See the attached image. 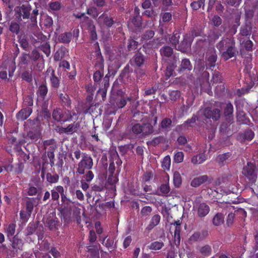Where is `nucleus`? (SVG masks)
I'll return each mask as SVG.
<instances>
[{"label": "nucleus", "instance_id": "1", "mask_svg": "<svg viewBox=\"0 0 258 258\" xmlns=\"http://www.w3.org/2000/svg\"><path fill=\"white\" fill-rule=\"evenodd\" d=\"M235 40L232 37H223L216 44L223 58L227 60L234 56L237 52L235 46Z\"/></svg>", "mask_w": 258, "mask_h": 258}, {"label": "nucleus", "instance_id": "2", "mask_svg": "<svg viewBox=\"0 0 258 258\" xmlns=\"http://www.w3.org/2000/svg\"><path fill=\"white\" fill-rule=\"evenodd\" d=\"M128 129L131 134L140 137H145L153 132V126L148 123L141 124L138 122H132L128 127Z\"/></svg>", "mask_w": 258, "mask_h": 258}, {"label": "nucleus", "instance_id": "3", "mask_svg": "<svg viewBox=\"0 0 258 258\" xmlns=\"http://www.w3.org/2000/svg\"><path fill=\"white\" fill-rule=\"evenodd\" d=\"M93 160L91 156L84 153L81 160L78 164L77 173L80 175L84 174L85 170H90L93 168Z\"/></svg>", "mask_w": 258, "mask_h": 258}, {"label": "nucleus", "instance_id": "4", "mask_svg": "<svg viewBox=\"0 0 258 258\" xmlns=\"http://www.w3.org/2000/svg\"><path fill=\"white\" fill-rule=\"evenodd\" d=\"M52 116L57 122H64L72 119V114L69 110L67 112L64 111L59 108L53 111Z\"/></svg>", "mask_w": 258, "mask_h": 258}, {"label": "nucleus", "instance_id": "5", "mask_svg": "<svg viewBox=\"0 0 258 258\" xmlns=\"http://www.w3.org/2000/svg\"><path fill=\"white\" fill-rule=\"evenodd\" d=\"M31 8L29 5H23L21 7L15 8V16L19 21H21L22 18L29 19L30 16Z\"/></svg>", "mask_w": 258, "mask_h": 258}, {"label": "nucleus", "instance_id": "6", "mask_svg": "<svg viewBox=\"0 0 258 258\" xmlns=\"http://www.w3.org/2000/svg\"><path fill=\"white\" fill-rule=\"evenodd\" d=\"M258 169L256 170L255 166L250 162H248L246 166L243 168V174L246 176L252 182L256 181L257 178Z\"/></svg>", "mask_w": 258, "mask_h": 258}, {"label": "nucleus", "instance_id": "7", "mask_svg": "<svg viewBox=\"0 0 258 258\" xmlns=\"http://www.w3.org/2000/svg\"><path fill=\"white\" fill-rule=\"evenodd\" d=\"M213 180V177L207 175H203L194 178L190 182V185L194 187H197L204 183L206 185H209L212 182Z\"/></svg>", "mask_w": 258, "mask_h": 258}, {"label": "nucleus", "instance_id": "8", "mask_svg": "<svg viewBox=\"0 0 258 258\" xmlns=\"http://www.w3.org/2000/svg\"><path fill=\"white\" fill-rule=\"evenodd\" d=\"M202 114L206 118H212L216 121L221 116V111L218 108L207 107L203 110Z\"/></svg>", "mask_w": 258, "mask_h": 258}, {"label": "nucleus", "instance_id": "9", "mask_svg": "<svg viewBox=\"0 0 258 258\" xmlns=\"http://www.w3.org/2000/svg\"><path fill=\"white\" fill-rule=\"evenodd\" d=\"M146 60L147 57L138 51L130 59L129 63L132 66L141 68L145 64Z\"/></svg>", "mask_w": 258, "mask_h": 258}, {"label": "nucleus", "instance_id": "10", "mask_svg": "<svg viewBox=\"0 0 258 258\" xmlns=\"http://www.w3.org/2000/svg\"><path fill=\"white\" fill-rule=\"evenodd\" d=\"M50 230H55L58 228L59 221L55 213L49 214L44 223Z\"/></svg>", "mask_w": 258, "mask_h": 258}, {"label": "nucleus", "instance_id": "11", "mask_svg": "<svg viewBox=\"0 0 258 258\" xmlns=\"http://www.w3.org/2000/svg\"><path fill=\"white\" fill-rule=\"evenodd\" d=\"M191 43V39L190 36L188 35H185L184 36L183 40L178 46L177 50L183 53H187L190 50Z\"/></svg>", "mask_w": 258, "mask_h": 258}, {"label": "nucleus", "instance_id": "12", "mask_svg": "<svg viewBox=\"0 0 258 258\" xmlns=\"http://www.w3.org/2000/svg\"><path fill=\"white\" fill-rule=\"evenodd\" d=\"M160 53L163 59L166 60H173V56H176L173 54V48L167 45H164L161 47Z\"/></svg>", "mask_w": 258, "mask_h": 258}, {"label": "nucleus", "instance_id": "13", "mask_svg": "<svg viewBox=\"0 0 258 258\" xmlns=\"http://www.w3.org/2000/svg\"><path fill=\"white\" fill-rule=\"evenodd\" d=\"M195 208L198 217L200 218L205 217L210 211L209 206L204 203L197 204Z\"/></svg>", "mask_w": 258, "mask_h": 258}, {"label": "nucleus", "instance_id": "14", "mask_svg": "<svg viewBox=\"0 0 258 258\" xmlns=\"http://www.w3.org/2000/svg\"><path fill=\"white\" fill-rule=\"evenodd\" d=\"M178 58L176 56H173V60H170L169 64L166 67L165 76L167 78H169L174 75V69L176 68V62Z\"/></svg>", "mask_w": 258, "mask_h": 258}, {"label": "nucleus", "instance_id": "15", "mask_svg": "<svg viewBox=\"0 0 258 258\" xmlns=\"http://www.w3.org/2000/svg\"><path fill=\"white\" fill-rule=\"evenodd\" d=\"M98 22L100 25H104L107 27H111L114 23L112 19L105 13L102 14L98 19Z\"/></svg>", "mask_w": 258, "mask_h": 258}, {"label": "nucleus", "instance_id": "16", "mask_svg": "<svg viewBox=\"0 0 258 258\" xmlns=\"http://www.w3.org/2000/svg\"><path fill=\"white\" fill-rule=\"evenodd\" d=\"M41 137V131L38 128H32L27 134L26 139H29L32 142L38 141Z\"/></svg>", "mask_w": 258, "mask_h": 258}, {"label": "nucleus", "instance_id": "17", "mask_svg": "<svg viewBox=\"0 0 258 258\" xmlns=\"http://www.w3.org/2000/svg\"><path fill=\"white\" fill-rule=\"evenodd\" d=\"M32 112V109L31 107H24L17 113L16 115L17 119L19 120L23 121L26 119Z\"/></svg>", "mask_w": 258, "mask_h": 258}, {"label": "nucleus", "instance_id": "18", "mask_svg": "<svg viewBox=\"0 0 258 258\" xmlns=\"http://www.w3.org/2000/svg\"><path fill=\"white\" fill-rule=\"evenodd\" d=\"M9 239L11 242V245L14 249H15L16 251L18 249L22 250L23 242L22 240L19 238L18 235H16L12 238Z\"/></svg>", "mask_w": 258, "mask_h": 258}, {"label": "nucleus", "instance_id": "19", "mask_svg": "<svg viewBox=\"0 0 258 258\" xmlns=\"http://www.w3.org/2000/svg\"><path fill=\"white\" fill-rule=\"evenodd\" d=\"M64 188L63 186L61 185H58L55 186L51 190V199L54 201H58L59 198V194H60V196L61 194L64 192Z\"/></svg>", "mask_w": 258, "mask_h": 258}, {"label": "nucleus", "instance_id": "20", "mask_svg": "<svg viewBox=\"0 0 258 258\" xmlns=\"http://www.w3.org/2000/svg\"><path fill=\"white\" fill-rule=\"evenodd\" d=\"M208 61L211 67L215 66V63L217 60V54L214 48H210L207 53Z\"/></svg>", "mask_w": 258, "mask_h": 258}, {"label": "nucleus", "instance_id": "21", "mask_svg": "<svg viewBox=\"0 0 258 258\" xmlns=\"http://www.w3.org/2000/svg\"><path fill=\"white\" fill-rule=\"evenodd\" d=\"M192 69V66L189 60L187 58H184L182 60L178 71L179 73H182L185 71H191Z\"/></svg>", "mask_w": 258, "mask_h": 258}, {"label": "nucleus", "instance_id": "22", "mask_svg": "<svg viewBox=\"0 0 258 258\" xmlns=\"http://www.w3.org/2000/svg\"><path fill=\"white\" fill-rule=\"evenodd\" d=\"M72 38V34L71 32H64L58 35V41L60 43L68 44L71 42Z\"/></svg>", "mask_w": 258, "mask_h": 258}, {"label": "nucleus", "instance_id": "23", "mask_svg": "<svg viewBox=\"0 0 258 258\" xmlns=\"http://www.w3.org/2000/svg\"><path fill=\"white\" fill-rule=\"evenodd\" d=\"M209 73L207 71H204L199 78V82L202 88L209 86Z\"/></svg>", "mask_w": 258, "mask_h": 258}, {"label": "nucleus", "instance_id": "24", "mask_svg": "<svg viewBox=\"0 0 258 258\" xmlns=\"http://www.w3.org/2000/svg\"><path fill=\"white\" fill-rule=\"evenodd\" d=\"M233 107L231 103H228L226 104L225 108L224 109V114L226 116V119H228V122H230L233 120Z\"/></svg>", "mask_w": 258, "mask_h": 258}, {"label": "nucleus", "instance_id": "25", "mask_svg": "<svg viewBox=\"0 0 258 258\" xmlns=\"http://www.w3.org/2000/svg\"><path fill=\"white\" fill-rule=\"evenodd\" d=\"M160 216L158 214H156L154 215L150 222V223L148 224V225L146 227V230L148 231L151 230L152 229L154 228L155 226H156L157 225L159 224L160 221Z\"/></svg>", "mask_w": 258, "mask_h": 258}, {"label": "nucleus", "instance_id": "26", "mask_svg": "<svg viewBox=\"0 0 258 258\" xmlns=\"http://www.w3.org/2000/svg\"><path fill=\"white\" fill-rule=\"evenodd\" d=\"M231 155V154L229 152L220 154L216 157V161L220 165L223 166L226 163V161L230 157Z\"/></svg>", "mask_w": 258, "mask_h": 258}, {"label": "nucleus", "instance_id": "27", "mask_svg": "<svg viewBox=\"0 0 258 258\" xmlns=\"http://www.w3.org/2000/svg\"><path fill=\"white\" fill-rule=\"evenodd\" d=\"M207 159V156L204 153H201L194 156L191 158V162L194 164H200L203 163Z\"/></svg>", "mask_w": 258, "mask_h": 258}, {"label": "nucleus", "instance_id": "28", "mask_svg": "<svg viewBox=\"0 0 258 258\" xmlns=\"http://www.w3.org/2000/svg\"><path fill=\"white\" fill-rule=\"evenodd\" d=\"M61 104L64 107H71V101L69 95L66 93H61L59 96Z\"/></svg>", "mask_w": 258, "mask_h": 258}, {"label": "nucleus", "instance_id": "29", "mask_svg": "<svg viewBox=\"0 0 258 258\" xmlns=\"http://www.w3.org/2000/svg\"><path fill=\"white\" fill-rule=\"evenodd\" d=\"M50 80L51 87L55 89H57L59 87L60 80L55 75L54 70L52 71Z\"/></svg>", "mask_w": 258, "mask_h": 258}, {"label": "nucleus", "instance_id": "30", "mask_svg": "<svg viewBox=\"0 0 258 258\" xmlns=\"http://www.w3.org/2000/svg\"><path fill=\"white\" fill-rule=\"evenodd\" d=\"M199 251L202 255L209 256L212 254V249L210 245L205 244L200 248Z\"/></svg>", "mask_w": 258, "mask_h": 258}, {"label": "nucleus", "instance_id": "31", "mask_svg": "<svg viewBox=\"0 0 258 258\" xmlns=\"http://www.w3.org/2000/svg\"><path fill=\"white\" fill-rule=\"evenodd\" d=\"M16 225L14 223H10L7 226L6 229L7 236L8 239H10L11 237L13 236L15 233Z\"/></svg>", "mask_w": 258, "mask_h": 258}, {"label": "nucleus", "instance_id": "32", "mask_svg": "<svg viewBox=\"0 0 258 258\" xmlns=\"http://www.w3.org/2000/svg\"><path fill=\"white\" fill-rule=\"evenodd\" d=\"M224 217L221 213H217L213 219V223L215 226H218L224 222Z\"/></svg>", "mask_w": 258, "mask_h": 258}, {"label": "nucleus", "instance_id": "33", "mask_svg": "<svg viewBox=\"0 0 258 258\" xmlns=\"http://www.w3.org/2000/svg\"><path fill=\"white\" fill-rule=\"evenodd\" d=\"M252 32V27L250 24L246 23L241 28L240 34L243 36L250 35Z\"/></svg>", "mask_w": 258, "mask_h": 258}, {"label": "nucleus", "instance_id": "34", "mask_svg": "<svg viewBox=\"0 0 258 258\" xmlns=\"http://www.w3.org/2000/svg\"><path fill=\"white\" fill-rule=\"evenodd\" d=\"M79 127V125L78 123H75L74 122L73 123L70 124L67 127H66V134L72 135L77 131Z\"/></svg>", "mask_w": 258, "mask_h": 258}, {"label": "nucleus", "instance_id": "35", "mask_svg": "<svg viewBox=\"0 0 258 258\" xmlns=\"http://www.w3.org/2000/svg\"><path fill=\"white\" fill-rule=\"evenodd\" d=\"M34 199H28L26 203V212L28 217H30L34 208Z\"/></svg>", "mask_w": 258, "mask_h": 258}, {"label": "nucleus", "instance_id": "36", "mask_svg": "<svg viewBox=\"0 0 258 258\" xmlns=\"http://www.w3.org/2000/svg\"><path fill=\"white\" fill-rule=\"evenodd\" d=\"M47 91L48 90L47 86L44 84H42L39 87L38 90L37 91V94L42 99H44L47 93Z\"/></svg>", "mask_w": 258, "mask_h": 258}, {"label": "nucleus", "instance_id": "37", "mask_svg": "<svg viewBox=\"0 0 258 258\" xmlns=\"http://www.w3.org/2000/svg\"><path fill=\"white\" fill-rule=\"evenodd\" d=\"M173 182L174 185L177 187H179L181 184V177L180 173L178 171L174 172L173 174Z\"/></svg>", "mask_w": 258, "mask_h": 258}, {"label": "nucleus", "instance_id": "38", "mask_svg": "<svg viewBox=\"0 0 258 258\" xmlns=\"http://www.w3.org/2000/svg\"><path fill=\"white\" fill-rule=\"evenodd\" d=\"M172 120L169 118H164L160 123V126L162 129L168 130L171 125Z\"/></svg>", "mask_w": 258, "mask_h": 258}, {"label": "nucleus", "instance_id": "39", "mask_svg": "<svg viewBox=\"0 0 258 258\" xmlns=\"http://www.w3.org/2000/svg\"><path fill=\"white\" fill-rule=\"evenodd\" d=\"M33 105V99L31 95L26 96L23 101V105L24 108L30 107Z\"/></svg>", "mask_w": 258, "mask_h": 258}, {"label": "nucleus", "instance_id": "40", "mask_svg": "<svg viewBox=\"0 0 258 258\" xmlns=\"http://www.w3.org/2000/svg\"><path fill=\"white\" fill-rule=\"evenodd\" d=\"M88 27L90 31V35L91 39L93 40L97 39V36L95 31V27L93 24L92 21H90V22L88 23Z\"/></svg>", "mask_w": 258, "mask_h": 258}, {"label": "nucleus", "instance_id": "41", "mask_svg": "<svg viewBox=\"0 0 258 258\" xmlns=\"http://www.w3.org/2000/svg\"><path fill=\"white\" fill-rule=\"evenodd\" d=\"M46 180L48 182L51 183H54L58 181L59 176L57 174H55L51 175L50 173H47L46 175Z\"/></svg>", "mask_w": 258, "mask_h": 258}, {"label": "nucleus", "instance_id": "42", "mask_svg": "<svg viewBox=\"0 0 258 258\" xmlns=\"http://www.w3.org/2000/svg\"><path fill=\"white\" fill-rule=\"evenodd\" d=\"M21 78L23 80L27 82H31L32 81V71H26L24 72L21 75Z\"/></svg>", "mask_w": 258, "mask_h": 258}, {"label": "nucleus", "instance_id": "43", "mask_svg": "<svg viewBox=\"0 0 258 258\" xmlns=\"http://www.w3.org/2000/svg\"><path fill=\"white\" fill-rule=\"evenodd\" d=\"M171 160L169 156H165L162 162V167L164 170H169L170 166Z\"/></svg>", "mask_w": 258, "mask_h": 258}, {"label": "nucleus", "instance_id": "44", "mask_svg": "<svg viewBox=\"0 0 258 258\" xmlns=\"http://www.w3.org/2000/svg\"><path fill=\"white\" fill-rule=\"evenodd\" d=\"M155 33L153 30H147L142 35L141 39L147 41L151 39L154 35Z\"/></svg>", "mask_w": 258, "mask_h": 258}, {"label": "nucleus", "instance_id": "45", "mask_svg": "<svg viewBox=\"0 0 258 258\" xmlns=\"http://www.w3.org/2000/svg\"><path fill=\"white\" fill-rule=\"evenodd\" d=\"M205 0H199L191 3L190 6L194 10H197L204 6Z\"/></svg>", "mask_w": 258, "mask_h": 258}, {"label": "nucleus", "instance_id": "46", "mask_svg": "<svg viewBox=\"0 0 258 258\" xmlns=\"http://www.w3.org/2000/svg\"><path fill=\"white\" fill-rule=\"evenodd\" d=\"M49 7L52 11H59L61 8V3L59 2H52L49 4Z\"/></svg>", "mask_w": 258, "mask_h": 258}, {"label": "nucleus", "instance_id": "47", "mask_svg": "<svg viewBox=\"0 0 258 258\" xmlns=\"http://www.w3.org/2000/svg\"><path fill=\"white\" fill-rule=\"evenodd\" d=\"M40 49L43 51L47 56H48L50 54V45L47 42H45L41 45L40 46Z\"/></svg>", "mask_w": 258, "mask_h": 258}, {"label": "nucleus", "instance_id": "48", "mask_svg": "<svg viewBox=\"0 0 258 258\" xmlns=\"http://www.w3.org/2000/svg\"><path fill=\"white\" fill-rule=\"evenodd\" d=\"M170 188L168 184H162L160 187V191L161 194H159V195L166 196L170 191Z\"/></svg>", "mask_w": 258, "mask_h": 258}, {"label": "nucleus", "instance_id": "49", "mask_svg": "<svg viewBox=\"0 0 258 258\" xmlns=\"http://www.w3.org/2000/svg\"><path fill=\"white\" fill-rule=\"evenodd\" d=\"M87 13L88 15L92 16L93 18H95L98 16L99 12L96 8L92 7L87 9Z\"/></svg>", "mask_w": 258, "mask_h": 258}, {"label": "nucleus", "instance_id": "50", "mask_svg": "<svg viewBox=\"0 0 258 258\" xmlns=\"http://www.w3.org/2000/svg\"><path fill=\"white\" fill-rule=\"evenodd\" d=\"M163 246L162 242L155 241L150 244L149 247L151 249L156 250L160 249Z\"/></svg>", "mask_w": 258, "mask_h": 258}, {"label": "nucleus", "instance_id": "51", "mask_svg": "<svg viewBox=\"0 0 258 258\" xmlns=\"http://www.w3.org/2000/svg\"><path fill=\"white\" fill-rule=\"evenodd\" d=\"M205 239V236H202L199 232H195L190 237V239L192 241H201Z\"/></svg>", "mask_w": 258, "mask_h": 258}, {"label": "nucleus", "instance_id": "52", "mask_svg": "<svg viewBox=\"0 0 258 258\" xmlns=\"http://www.w3.org/2000/svg\"><path fill=\"white\" fill-rule=\"evenodd\" d=\"M61 202L62 203V204L64 208H68L71 203V200L68 199L66 194H64V192L61 194Z\"/></svg>", "mask_w": 258, "mask_h": 258}, {"label": "nucleus", "instance_id": "53", "mask_svg": "<svg viewBox=\"0 0 258 258\" xmlns=\"http://www.w3.org/2000/svg\"><path fill=\"white\" fill-rule=\"evenodd\" d=\"M30 55L27 53H23L20 57V63L21 64H27L28 63Z\"/></svg>", "mask_w": 258, "mask_h": 258}, {"label": "nucleus", "instance_id": "54", "mask_svg": "<svg viewBox=\"0 0 258 258\" xmlns=\"http://www.w3.org/2000/svg\"><path fill=\"white\" fill-rule=\"evenodd\" d=\"M36 225L34 223H30L26 229V235H31L35 231Z\"/></svg>", "mask_w": 258, "mask_h": 258}, {"label": "nucleus", "instance_id": "55", "mask_svg": "<svg viewBox=\"0 0 258 258\" xmlns=\"http://www.w3.org/2000/svg\"><path fill=\"white\" fill-rule=\"evenodd\" d=\"M165 139L163 136H159L154 138L150 143V145L156 146L161 143L164 142Z\"/></svg>", "mask_w": 258, "mask_h": 258}, {"label": "nucleus", "instance_id": "56", "mask_svg": "<svg viewBox=\"0 0 258 258\" xmlns=\"http://www.w3.org/2000/svg\"><path fill=\"white\" fill-rule=\"evenodd\" d=\"M180 96V93L179 91L173 90L169 93L170 99L172 101H175Z\"/></svg>", "mask_w": 258, "mask_h": 258}, {"label": "nucleus", "instance_id": "57", "mask_svg": "<svg viewBox=\"0 0 258 258\" xmlns=\"http://www.w3.org/2000/svg\"><path fill=\"white\" fill-rule=\"evenodd\" d=\"M138 44V42L133 39L129 40L127 43L128 50L131 51L132 50L136 49L137 48Z\"/></svg>", "mask_w": 258, "mask_h": 258}, {"label": "nucleus", "instance_id": "58", "mask_svg": "<svg viewBox=\"0 0 258 258\" xmlns=\"http://www.w3.org/2000/svg\"><path fill=\"white\" fill-rule=\"evenodd\" d=\"M152 211V209L150 206H145L143 207L141 211V214L143 217L149 216L151 212Z\"/></svg>", "mask_w": 258, "mask_h": 258}, {"label": "nucleus", "instance_id": "59", "mask_svg": "<svg viewBox=\"0 0 258 258\" xmlns=\"http://www.w3.org/2000/svg\"><path fill=\"white\" fill-rule=\"evenodd\" d=\"M39 14V11L37 9V8H35V9H34L32 11V12L30 13V19L31 20V21L33 23H37V16H38Z\"/></svg>", "mask_w": 258, "mask_h": 258}, {"label": "nucleus", "instance_id": "60", "mask_svg": "<svg viewBox=\"0 0 258 258\" xmlns=\"http://www.w3.org/2000/svg\"><path fill=\"white\" fill-rule=\"evenodd\" d=\"M179 35L176 33L169 37L170 42L174 46H176L179 43Z\"/></svg>", "mask_w": 258, "mask_h": 258}, {"label": "nucleus", "instance_id": "61", "mask_svg": "<svg viewBox=\"0 0 258 258\" xmlns=\"http://www.w3.org/2000/svg\"><path fill=\"white\" fill-rule=\"evenodd\" d=\"M184 154L182 152H178L176 153L174 157V161L176 163H179L182 162L183 160Z\"/></svg>", "mask_w": 258, "mask_h": 258}, {"label": "nucleus", "instance_id": "62", "mask_svg": "<svg viewBox=\"0 0 258 258\" xmlns=\"http://www.w3.org/2000/svg\"><path fill=\"white\" fill-rule=\"evenodd\" d=\"M19 25L16 22H12L10 26V30L13 32L18 34L19 32Z\"/></svg>", "mask_w": 258, "mask_h": 258}, {"label": "nucleus", "instance_id": "63", "mask_svg": "<svg viewBox=\"0 0 258 258\" xmlns=\"http://www.w3.org/2000/svg\"><path fill=\"white\" fill-rule=\"evenodd\" d=\"M96 69L97 71H101L104 68V64H103V60L102 57L98 58L97 61H96L95 65Z\"/></svg>", "mask_w": 258, "mask_h": 258}, {"label": "nucleus", "instance_id": "64", "mask_svg": "<svg viewBox=\"0 0 258 258\" xmlns=\"http://www.w3.org/2000/svg\"><path fill=\"white\" fill-rule=\"evenodd\" d=\"M133 24L136 27H139L141 26V17L139 15L134 16L132 21Z\"/></svg>", "mask_w": 258, "mask_h": 258}]
</instances>
